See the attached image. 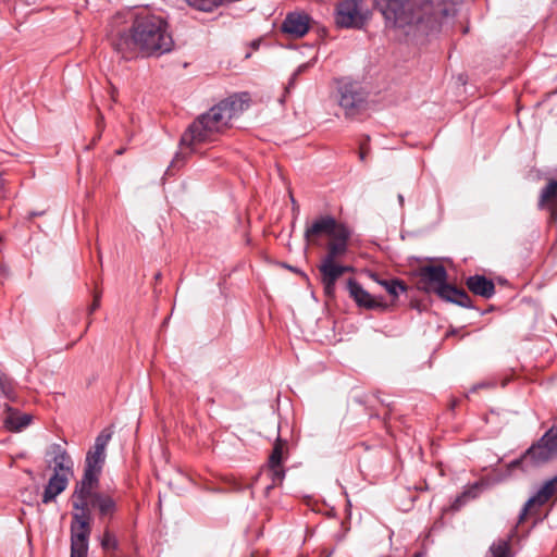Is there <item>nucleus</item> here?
<instances>
[{
  "instance_id": "39",
  "label": "nucleus",
  "mask_w": 557,
  "mask_h": 557,
  "mask_svg": "<svg viewBox=\"0 0 557 557\" xmlns=\"http://www.w3.org/2000/svg\"><path fill=\"white\" fill-rule=\"evenodd\" d=\"M102 120H103V117H102V116H100V120L97 122V126H98V127H100V125H101V123H102Z\"/></svg>"
},
{
  "instance_id": "32",
  "label": "nucleus",
  "mask_w": 557,
  "mask_h": 557,
  "mask_svg": "<svg viewBox=\"0 0 557 557\" xmlns=\"http://www.w3.org/2000/svg\"><path fill=\"white\" fill-rule=\"evenodd\" d=\"M100 307V295L99 294H96L95 297H94V301L92 304L90 305L88 311L89 313L91 314L92 312H95L98 308Z\"/></svg>"
},
{
  "instance_id": "24",
  "label": "nucleus",
  "mask_w": 557,
  "mask_h": 557,
  "mask_svg": "<svg viewBox=\"0 0 557 557\" xmlns=\"http://www.w3.org/2000/svg\"><path fill=\"white\" fill-rule=\"evenodd\" d=\"M100 545L106 552L110 549L116 550L119 548V541L112 532L106 529L101 537Z\"/></svg>"
},
{
  "instance_id": "4",
  "label": "nucleus",
  "mask_w": 557,
  "mask_h": 557,
  "mask_svg": "<svg viewBox=\"0 0 557 557\" xmlns=\"http://www.w3.org/2000/svg\"><path fill=\"white\" fill-rule=\"evenodd\" d=\"M248 106L247 94L233 95L220 101L189 125L182 135L181 145L194 151L195 145L213 140L214 136L225 129Z\"/></svg>"
},
{
  "instance_id": "35",
  "label": "nucleus",
  "mask_w": 557,
  "mask_h": 557,
  "mask_svg": "<svg viewBox=\"0 0 557 557\" xmlns=\"http://www.w3.org/2000/svg\"><path fill=\"white\" fill-rule=\"evenodd\" d=\"M366 153H367L366 143H361L360 144V152H359V158L361 161H363L366 159Z\"/></svg>"
},
{
  "instance_id": "12",
  "label": "nucleus",
  "mask_w": 557,
  "mask_h": 557,
  "mask_svg": "<svg viewBox=\"0 0 557 557\" xmlns=\"http://www.w3.org/2000/svg\"><path fill=\"white\" fill-rule=\"evenodd\" d=\"M281 28L294 38H301L310 29V16L305 12H289L285 16Z\"/></svg>"
},
{
  "instance_id": "7",
  "label": "nucleus",
  "mask_w": 557,
  "mask_h": 557,
  "mask_svg": "<svg viewBox=\"0 0 557 557\" xmlns=\"http://www.w3.org/2000/svg\"><path fill=\"white\" fill-rule=\"evenodd\" d=\"M362 0H342L335 5L334 21L339 28H361L367 16Z\"/></svg>"
},
{
  "instance_id": "9",
  "label": "nucleus",
  "mask_w": 557,
  "mask_h": 557,
  "mask_svg": "<svg viewBox=\"0 0 557 557\" xmlns=\"http://www.w3.org/2000/svg\"><path fill=\"white\" fill-rule=\"evenodd\" d=\"M416 276L418 278L417 286L425 293H436L438 288L447 281V271L444 265H423L420 267Z\"/></svg>"
},
{
  "instance_id": "15",
  "label": "nucleus",
  "mask_w": 557,
  "mask_h": 557,
  "mask_svg": "<svg viewBox=\"0 0 557 557\" xmlns=\"http://www.w3.org/2000/svg\"><path fill=\"white\" fill-rule=\"evenodd\" d=\"M466 284L470 292L485 299L492 298L495 294V284L484 275L469 276Z\"/></svg>"
},
{
  "instance_id": "28",
  "label": "nucleus",
  "mask_w": 557,
  "mask_h": 557,
  "mask_svg": "<svg viewBox=\"0 0 557 557\" xmlns=\"http://www.w3.org/2000/svg\"><path fill=\"white\" fill-rule=\"evenodd\" d=\"M453 304H456L463 308H472V301L467 292L462 288H458L457 294L455 296V301Z\"/></svg>"
},
{
  "instance_id": "1",
  "label": "nucleus",
  "mask_w": 557,
  "mask_h": 557,
  "mask_svg": "<svg viewBox=\"0 0 557 557\" xmlns=\"http://www.w3.org/2000/svg\"><path fill=\"white\" fill-rule=\"evenodd\" d=\"M99 483H76L71 496V557H87L91 533L92 510L100 519H111L117 510L116 500L108 493L96 491Z\"/></svg>"
},
{
  "instance_id": "36",
  "label": "nucleus",
  "mask_w": 557,
  "mask_h": 557,
  "mask_svg": "<svg viewBox=\"0 0 557 557\" xmlns=\"http://www.w3.org/2000/svg\"><path fill=\"white\" fill-rule=\"evenodd\" d=\"M180 154L176 156V158L172 161L171 165L169 166L166 172H170L172 168L175 166V164L178 162Z\"/></svg>"
},
{
  "instance_id": "23",
  "label": "nucleus",
  "mask_w": 557,
  "mask_h": 557,
  "mask_svg": "<svg viewBox=\"0 0 557 557\" xmlns=\"http://www.w3.org/2000/svg\"><path fill=\"white\" fill-rule=\"evenodd\" d=\"M0 396L8 399L14 397V387L12 380L4 373L0 372Z\"/></svg>"
},
{
  "instance_id": "3",
  "label": "nucleus",
  "mask_w": 557,
  "mask_h": 557,
  "mask_svg": "<svg viewBox=\"0 0 557 557\" xmlns=\"http://www.w3.org/2000/svg\"><path fill=\"white\" fill-rule=\"evenodd\" d=\"M375 4L389 26H414L425 34L437 30L444 18L455 15L453 8L433 0H421L419 3H411L410 0H375Z\"/></svg>"
},
{
  "instance_id": "29",
  "label": "nucleus",
  "mask_w": 557,
  "mask_h": 557,
  "mask_svg": "<svg viewBox=\"0 0 557 557\" xmlns=\"http://www.w3.org/2000/svg\"><path fill=\"white\" fill-rule=\"evenodd\" d=\"M530 466L529 458L525 457V453L508 463V470L512 471L517 468H520L522 471H527Z\"/></svg>"
},
{
  "instance_id": "26",
  "label": "nucleus",
  "mask_w": 557,
  "mask_h": 557,
  "mask_svg": "<svg viewBox=\"0 0 557 557\" xmlns=\"http://www.w3.org/2000/svg\"><path fill=\"white\" fill-rule=\"evenodd\" d=\"M270 474L272 479V484L265 487L267 494L274 487V485L282 483L285 476V472L281 468V466H270Z\"/></svg>"
},
{
  "instance_id": "17",
  "label": "nucleus",
  "mask_w": 557,
  "mask_h": 557,
  "mask_svg": "<svg viewBox=\"0 0 557 557\" xmlns=\"http://www.w3.org/2000/svg\"><path fill=\"white\" fill-rule=\"evenodd\" d=\"M321 281H329L336 283L337 280L345 273L352 271L349 265L337 264L335 261L322 260L319 265Z\"/></svg>"
},
{
  "instance_id": "34",
  "label": "nucleus",
  "mask_w": 557,
  "mask_h": 557,
  "mask_svg": "<svg viewBox=\"0 0 557 557\" xmlns=\"http://www.w3.org/2000/svg\"><path fill=\"white\" fill-rule=\"evenodd\" d=\"M545 433H550L549 434V437L553 438V440H557V421L555 422V424L549 429L547 430Z\"/></svg>"
},
{
  "instance_id": "5",
  "label": "nucleus",
  "mask_w": 557,
  "mask_h": 557,
  "mask_svg": "<svg viewBox=\"0 0 557 557\" xmlns=\"http://www.w3.org/2000/svg\"><path fill=\"white\" fill-rule=\"evenodd\" d=\"M112 437L109 429L102 430L88 450L82 480L78 483H99V476L106 461V448Z\"/></svg>"
},
{
  "instance_id": "8",
  "label": "nucleus",
  "mask_w": 557,
  "mask_h": 557,
  "mask_svg": "<svg viewBox=\"0 0 557 557\" xmlns=\"http://www.w3.org/2000/svg\"><path fill=\"white\" fill-rule=\"evenodd\" d=\"M550 433L543 436L525 450L531 467L542 466L557 457V440L549 437Z\"/></svg>"
},
{
  "instance_id": "38",
  "label": "nucleus",
  "mask_w": 557,
  "mask_h": 557,
  "mask_svg": "<svg viewBox=\"0 0 557 557\" xmlns=\"http://www.w3.org/2000/svg\"><path fill=\"white\" fill-rule=\"evenodd\" d=\"M160 278H161V273H160V272L156 273V275H154V280H156V281H159Z\"/></svg>"
},
{
  "instance_id": "11",
  "label": "nucleus",
  "mask_w": 557,
  "mask_h": 557,
  "mask_svg": "<svg viewBox=\"0 0 557 557\" xmlns=\"http://www.w3.org/2000/svg\"><path fill=\"white\" fill-rule=\"evenodd\" d=\"M344 227L346 226L337 223L333 216L325 215L315 220L311 226L306 228L305 237L308 242L315 244L317 237L325 235L331 239L336 235V232L339 231V228Z\"/></svg>"
},
{
  "instance_id": "16",
  "label": "nucleus",
  "mask_w": 557,
  "mask_h": 557,
  "mask_svg": "<svg viewBox=\"0 0 557 557\" xmlns=\"http://www.w3.org/2000/svg\"><path fill=\"white\" fill-rule=\"evenodd\" d=\"M71 476L52 474L42 494V503L49 504L53 502L58 495L66 490Z\"/></svg>"
},
{
  "instance_id": "22",
  "label": "nucleus",
  "mask_w": 557,
  "mask_h": 557,
  "mask_svg": "<svg viewBox=\"0 0 557 557\" xmlns=\"http://www.w3.org/2000/svg\"><path fill=\"white\" fill-rule=\"evenodd\" d=\"M509 544L505 540L493 542L485 557H510Z\"/></svg>"
},
{
  "instance_id": "27",
  "label": "nucleus",
  "mask_w": 557,
  "mask_h": 557,
  "mask_svg": "<svg viewBox=\"0 0 557 557\" xmlns=\"http://www.w3.org/2000/svg\"><path fill=\"white\" fill-rule=\"evenodd\" d=\"M283 457V442L277 438L269 458V466H281Z\"/></svg>"
},
{
  "instance_id": "10",
  "label": "nucleus",
  "mask_w": 557,
  "mask_h": 557,
  "mask_svg": "<svg viewBox=\"0 0 557 557\" xmlns=\"http://www.w3.org/2000/svg\"><path fill=\"white\" fill-rule=\"evenodd\" d=\"M48 465L53 469V474L73 476L74 462L66 450L60 444H52L47 451Z\"/></svg>"
},
{
  "instance_id": "30",
  "label": "nucleus",
  "mask_w": 557,
  "mask_h": 557,
  "mask_svg": "<svg viewBox=\"0 0 557 557\" xmlns=\"http://www.w3.org/2000/svg\"><path fill=\"white\" fill-rule=\"evenodd\" d=\"M309 67V63H304V64H300L297 70L294 72V74L292 75V77L289 78V82H288V85L286 87L287 90H289L290 88L294 87L295 83H296V78L298 75L302 74L304 72L307 71V69Z\"/></svg>"
},
{
  "instance_id": "31",
  "label": "nucleus",
  "mask_w": 557,
  "mask_h": 557,
  "mask_svg": "<svg viewBox=\"0 0 557 557\" xmlns=\"http://www.w3.org/2000/svg\"><path fill=\"white\" fill-rule=\"evenodd\" d=\"M322 285H323V288H324V293L325 295L330 296V297H333L334 294H335V286H336V283L334 282H329V281H321Z\"/></svg>"
},
{
  "instance_id": "18",
  "label": "nucleus",
  "mask_w": 557,
  "mask_h": 557,
  "mask_svg": "<svg viewBox=\"0 0 557 557\" xmlns=\"http://www.w3.org/2000/svg\"><path fill=\"white\" fill-rule=\"evenodd\" d=\"M548 486L549 485L544 483V485L536 492V494L527 500L519 515V522H522L525 519L532 507L543 506L553 496V491L548 488Z\"/></svg>"
},
{
  "instance_id": "13",
  "label": "nucleus",
  "mask_w": 557,
  "mask_h": 557,
  "mask_svg": "<svg viewBox=\"0 0 557 557\" xmlns=\"http://www.w3.org/2000/svg\"><path fill=\"white\" fill-rule=\"evenodd\" d=\"M349 237L350 232L347 227L339 228V231L336 232V235L332 237L327 244V251L322 260L336 261V259L345 256L348 251Z\"/></svg>"
},
{
  "instance_id": "19",
  "label": "nucleus",
  "mask_w": 557,
  "mask_h": 557,
  "mask_svg": "<svg viewBox=\"0 0 557 557\" xmlns=\"http://www.w3.org/2000/svg\"><path fill=\"white\" fill-rule=\"evenodd\" d=\"M557 198V181L553 180L542 189L539 200L540 208L547 207L550 210V221L557 219L556 210L550 206V202Z\"/></svg>"
},
{
  "instance_id": "33",
  "label": "nucleus",
  "mask_w": 557,
  "mask_h": 557,
  "mask_svg": "<svg viewBox=\"0 0 557 557\" xmlns=\"http://www.w3.org/2000/svg\"><path fill=\"white\" fill-rule=\"evenodd\" d=\"M545 484L549 485L548 488L553 491V495L557 494V475L546 481Z\"/></svg>"
},
{
  "instance_id": "14",
  "label": "nucleus",
  "mask_w": 557,
  "mask_h": 557,
  "mask_svg": "<svg viewBox=\"0 0 557 557\" xmlns=\"http://www.w3.org/2000/svg\"><path fill=\"white\" fill-rule=\"evenodd\" d=\"M347 289L349 292L350 297L356 301L359 307H363L367 309H375L381 307V304L376 301L372 295L367 292L361 284H359L356 280L349 278L347 282Z\"/></svg>"
},
{
  "instance_id": "21",
  "label": "nucleus",
  "mask_w": 557,
  "mask_h": 557,
  "mask_svg": "<svg viewBox=\"0 0 557 557\" xmlns=\"http://www.w3.org/2000/svg\"><path fill=\"white\" fill-rule=\"evenodd\" d=\"M4 423L7 429H9L10 431L18 432L30 423V416L25 413H11L7 417Z\"/></svg>"
},
{
  "instance_id": "2",
  "label": "nucleus",
  "mask_w": 557,
  "mask_h": 557,
  "mask_svg": "<svg viewBox=\"0 0 557 557\" xmlns=\"http://www.w3.org/2000/svg\"><path fill=\"white\" fill-rule=\"evenodd\" d=\"M174 41L164 18L148 11L135 15L128 33L121 34L114 41L115 50L126 60L161 55L173 49Z\"/></svg>"
},
{
  "instance_id": "40",
  "label": "nucleus",
  "mask_w": 557,
  "mask_h": 557,
  "mask_svg": "<svg viewBox=\"0 0 557 557\" xmlns=\"http://www.w3.org/2000/svg\"><path fill=\"white\" fill-rule=\"evenodd\" d=\"M188 2H189L190 5H194V7L196 5L193 0H188Z\"/></svg>"
},
{
  "instance_id": "20",
  "label": "nucleus",
  "mask_w": 557,
  "mask_h": 557,
  "mask_svg": "<svg viewBox=\"0 0 557 557\" xmlns=\"http://www.w3.org/2000/svg\"><path fill=\"white\" fill-rule=\"evenodd\" d=\"M371 277L381 286H383L393 298H397L400 294L407 292V286L401 280H381L376 274H371Z\"/></svg>"
},
{
  "instance_id": "25",
  "label": "nucleus",
  "mask_w": 557,
  "mask_h": 557,
  "mask_svg": "<svg viewBox=\"0 0 557 557\" xmlns=\"http://www.w3.org/2000/svg\"><path fill=\"white\" fill-rule=\"evenodd\" d=\"M458 287L450 285L445 281V283L438 288L435 293L440 298L453 302L455 301V296L457 294Z\"/></svg>"
},
{
  "instance_id": "37",
  "label": "nucleus",
  "mask_w": 557,
  "mask_h": 557,
  "mask_svg": "<svg viewBox=\"0 0 557 557\" xmlns=\"http://www.w3.org/2000/svg\"><path fill=\"white\" fill-rule=\"evenodd\" d=\"M398 200H399L400 206H403L404 205V196L398 195Z\"/></svg>"
},
{
  "instance_id": "6",
  "label": "nucleus",
  "mask_w": 557,
  "mask_h": 557,
  "mask_svg": "<svg viewBox=\"0 0 557 557\" xmlns=\"http://www.w3.org/2000/svg\"><path fill=\"white\" fill-rule=\"evenodd\" d=\"M367 92L357 82L342 81L338 86V104L346 117H354L367 108Z\"/></svg>"
}]
</instances>
